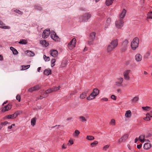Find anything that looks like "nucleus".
I'll list each match as a JSON object with an SVG mask.
<instances>
[{
	"label": "nucleus",
	"instance_id": "1a4fd4ad",
	"mask_svg": "<svg viewBox=\"0 0 152 152\" xmlns=\"http://www.w3.org/2000/svg\"><path fill=\"white\" fill-rule=\"evenodd\" d=\"M130 70L128 69L125 71L123 72V76L124 79L127 80H130V77L129 74L130 72Z\"/></svg>",
	"mask_w": 152,
	"mask_h": 152
},
{
	"label": "nucleus",
	"instance_id": "774afa93",
	"mask_svg": "<svg viewBox=\"0 0 152 152\" xmlns=\"http://www.w3.org/2000/svg\"><path fill=\"white\" fill-rule=\"evenodd\" d=\"M150 116L152 117V111H151L150 112Z\"/></svg>",
	"mask_w": 152,
	"mask_h": 152
},
{
	"label": "nucleus",
	"instance_id": "ddd939ff",
	"mask_svg": "<svg viewBox=\"0 0 152 152\" xmlns=\"http://www.w3.org/2000/svg\"><path fill=\"white\" fill-rule=\"evenodd\" d=\"M129 136V135L127 134H125L120 139L118 140V142L119 144H120L121 142L124 141L126 140Z\"/></svg>",
	"mask_w": 152,
	"mask_h": 152
},
{
	"label": "nucleus",
	"instance_id": "58836bf2",
	"mask_svg": "<svg viewBox=\"0 0 152 152\" xmlns=\"http://www.w3.org/2000/svg\"><path fill=\"white\" fill-rule=\"evenodd\" d=\"M98 143V142L97 141H95L92 143L91 144V146L92 147H93L97 145Z\"/></svg>",
	"mask_w": 152,
	"mask_h": 152
},
{
	"label": "nucleus",
	"instance_id": "79ce46f5",
	"mask_svg": "<svg viewBox=\"0 0 152 152\" xmlns=\"http://www.w3.org/2000/svg\"><path fill=\"white\" fill-rule=\"evenodd\" d=\"M110 124L113 126L115 125V121L114 119H112L110 122Z\"/></svg>",
	"mask_w": 152,
	"mask_h": 152
},
{
	"label": "nucleus",
	"instance_id": "bf43d9fd",
	"mask_svg": "<svg viewBox=\"0 0 152 152\" xmlns=\"http://www.w3.org/2000/svg\"><path fill=\"white\" fill-rule=\"evenodd\" d=\"M36 8L39 10H42V8L39 6H37L36 7Z\"/></svg>",
	"mask_w": 152,
	"mask_h": 152
},
{
	"label": "nucleus",
	"instance_id": "603ef678",
	"mask_svg": "<svg viewBox=\"0 0 152 152\" xmlns=\"http://www.w3.org/2000/svg\"><path fill=\"white\" fill-rule=\"evenodd\" d=\"M14 115V116L15 118H16L17 116L19 115V113L18 111H17L15 112L14 114H13Z\"/></svg>",
	"mask_w": 152,
	"mask_h": 152
},
{
	"label": "nucleus",
	"instance_id": "cd10ccee",
	"mask_svg": "<svg viewBox=\"0 0 152 152\" xmlns=\"http://www.w3.org/2000/svg\"><path fill=\"white\" fill-rule=\"evenodd\" d=\"M139 99V98L138 96L134 97L131 100L132 102L133 103H135Z\"/></svg>",
	"mask_w": 152,
	"mask_h": 152
},
{
	"label": "nucleus",
	"instance_id": "f257e3e1",
	"mask_svg": "<svg viewBox=\"0 0 152 152\" xmlns=\"http://www.w3.org/2000/svg\"><path fill=\"white\" fill-rule=\"evenodd\" d=\"M118 40L115 39L111 41L110 44L108 45L107 50V53H110L118 46Z\"/></svg>",
	"mask_w": 152,
	"mask_h": 152
},
{
	"label": "nucleus",
	"instance_id": "a211bd4d",
	"mask_svg": "<svg viewBox=\"0 0 152 152\" xmlns=\"http://www.w3.org/2000/svg\"><path fill=\"white\" fill-rule=\"evenodd\" d=\"M151 147V144L148 143H145L143 146V148L146 150H148L150 149Z\"/></svg>",
	"mask_w": 152,
	"mask_h": 152
},
{
	"label": "nucleus",
	"instance_id": "2f4dec72",
	"mask_svg": "<svg viewBox=\"0 0 152 152\" xmlns=\"http://www.w3.org/2000/svg\"><path fill=\"white\" fill-rule=\"evenodd\" d=\"M5 118H6L8 119H13L15 118L13 114L8 115L6 116Z\"/></svg>",
	"mask_w": 152,
	"mask_h": 152
},
{
	"label": "nucleus",
	"instance_id": "09e8293b",
	"mask_svg": "<svg viewBox=\"0 0 152 152\" xmlns=\"http://www.w3.org/2000/svg\"><path fill=\"white\" fill-rule=\"evenodd\" d=\"M14 12H15L16 13H17L18 14H20V15H22L23 14V12H22L20 11L19 10H14Z\"/></svg>",
	"mask_w": 152,
	"mask_h": 152
},
{
	"label": "nucleus",
	"instance_id": "f8f14e48",
	"mask_svg": "<svg viewBox=\"0 0 152 152\" xmlns=\"http://www.w3.org/2000/svg\"><path fill=\"white\" fill-rule=\"evenodd\" d=\"M51 37L54 40L58 41V37L56 35L55 32L54 31H52L51 34Z\"/></svg>",
	"mask_w": 152,
	"mask_h": 152
},
{
	"label": "nucleus",
	"instance_id": "6e6552de",
	"mask_svg": "<svg viewBox=\"0 0 152 152\" xmlns=\"http://www.w3.org/2000/svg\"><path fill=\"white\" fill-rule=\"evenodd\" d=\"M124 22L123 20L119 19L116 21L115 23L116 27L118 28H121L124 25Z\"/></svg>",
	"mask_w": 152,
	"mask_h": 152
},
{
	"label": "nucleus",
	"instance_id": "e433bc0d",
	"mask_svg": "<svg viewBox=\"0 0 152 152\" xmlns=\"http://www.w3.org/2000/svg\"><path fill=\"white\" fill-rule=\"evenodd\" d=\"M79 118L81 120V121L84 122H86L87 121L85 117L83 116H80L79 117Z\"/></svg>",
	"mask_w": 152,
	"mask_h": 152
},
{
	"label": "nucleus",
	"instance_id": "39448f33",
	"mask_svg": "<svg viewBox=\"0 0 152 152\" xmlns=\"http://www.w3.org/2000/svg\"><path fill=\"white\" fill-rule=\"evenodd\" d=\"M96 35V33L93 32L90 34L89 39L88 41V44L89 45H92L93 44V42L95 39Z\"/></svg>",
	"mask_w": 152,
	"mask_h": 152
},
{
	"label": "nucleus",
	"instance_id": "6e6d98bb",
	"mask_svg": "<svg viewBox=\"0 0 152 152\" xmlns=\"http://www.w3.org/2000/svg\"><path fill=\"white\" fill-rule=\"evenodd\" d=\"M143 119L146 121H148L150 120V118L149 116H146V117L144 118Z\"/></svg>",
	"mask_w": 152,
	"mask_h": 152
},
{
	"label": "nucleus",
	"instance_id": "8fccbe9b",
	"mask_svg": "<svg viewBox=\"0 0 152 152\" xmlns=\"http://www.w3.org/2000/svg\"><path fill=\"white\" fill-rule=\"evenodd\" d=\"M110 145H105L103 148V150L105 151H106L107 149H108Z\"/></svg>",
	"mask_w": 152,
	"mask_h": 152
},
{
	"label": "nucleus",
	"instance_id": "052dcab7",
	"mask_svg": "<svg viewBox=\"0 0 152 152\" xmlns=\"http://www.w3.org/2000/svg\"><path fill=\"white\" fill-rule=\"evenodd\" d=\"M142 146V144H140L139 145H137V148L138 149H140L141 148Z\"/></svg>",
	"mask_w": 152,
	"mask_h": 152
},
{
	"label": "nucleus",
	"instance_id": "e2e57ef3",
	"mask_svg": "<svg viewBox=\"0 0 152 152\" xmlns=\"http://www.w3.org/2000/svg\"><path fill=\"white\" fill-rule=\"evenodd\" d=\"M101 99V100L105 101H107L108 100V99L107 98H104L102 99Z\"/></svg>",
	"mask_w": 152,
	"mask_h": 152
},
{
	"label": "nucleus",
	"instance_id": "c9c22d12",
	"mask_svg": "<svg viewBox=\"0 0 152 152\" xmlns=\"http://www.w3.org/2000/svg\"><path fill=\"white\" fill-rule=\"evenodd\" d=\"M118 80H119V81H117L116 83L118 84H121L123 82V79L122 77H119L117 79Z\"/></svg>",
	"mask_w": 152,
	"mask_h": 152
},
{
	"label": "nucleus",
	"instance_id": "b1692460",
	"mask_svg": "<svg viewBox=\"0 0 152 152\" xmlns=\"http://www.w3.org/2000/svg\"><path fill=\"white\" fill-rule=\"evenodd\" d=\"M51 71L50 69H46L44 71V74L46 75H48L50 74Z\"/></svg>",
	"mask_w": 152,
	"mask_h": 152
},
{
	"label": "nucleus",
	"instance_id": "4be33fe9",
	"mask_svg": "<svg viewBox=\"0 0 152 152\" xmlns=\"http://www.w3.org/2000/svg\"><path fill=\"white\" fill-rule=\"evenodd\" d=\"M132 116V113L130 110H127L126 111L125 116L127 118H130Z\"/></svg>",
	"mask_w": 152,
	"mask_h": 152
},
{
	"label": "nucleus",
	"instance_id": "f704fd0d",
	"mask_svg": "<svg viewBox=\"0 0 152 152\" xmlns=\"http://www.w3.org/2000/svg\"><path fill=\"white\" fill-rule=\"evenodd\" d=\"M86 139L88 140H92L94 139V137L92 136L88 135L87 136Z\"/></svg>",
	"mask_w": 152,
	"mask_h": 152
},
{
	"label": "nucleus",
	"instance_id": "a878e982",
	"mask_svg": "<svg viewBox=\"0 0 152 152\" xmlns=\"http://www.w3.org/2000/svg\"><path fill=\"white\" fill-rule=\"evenodd\" d=\"M113 0H106L105 4L107 6H109L111 5L113 2Z\"/></svg>",
	"mask_w": 152,
	"mask_h": 152
},
{
	"label": "nucleus",
	"instance_id": "5701e85b",
	"mask_svg": "<svg viewBox=\"0 0 152 152\" xmlns=\"http://www.w3.org/2000/svg\"><path fill=\"white\" fill-rule=\"evenodd\" d=\"M96 96L93 95V94L91 93L89 96H88L87 98V99L89 100H91L94 99L96 97Z\"/></svg>",
	"mask_w": 152,
	"mask_h": 152
},
{
	"label": "nucleus",
	"instance_id": "9b49d317",
	"mask_svg": "<svg viewBox=\"0 0 152 152\" xmlns=\"http://www.w3.org/2000/svg\"><path fill=\"white\" fill-rule=\"evenodd\" d=\"M126 10L125 9H123L119 15V19L123 20L126 15Z\"/></svg>",
	"mask_w": 152,
	"mask_h": 152
},
{
	"label": "nucleus",
	"instance_id": "c85d7f7f",
	"mask_svg": "<svg viewBox=\"0 0 152 152\" xmlns=\"http://www.w3.org/2000/svg\"><path fill=\"white\" fill-rule=\"evenodd\" d=\"M36 118H32L31 120V125L34 126L35 125L36 123Z\"/></svg>",
	"mask_w": 152,
	"mask_h": 152
},
{
	"label": "nucleus",
	"instance_id": "49530a36",
	"mask_svg": "<svg viewBox=\"0 0 152 152\" xmlns=\"http://www.w3.org/2000/svg\"><path fill=\"white\" fill-rule=\"evenodd\" d=\"M55 62H56V60L55 59L53 58L51 60V63L52 66H53L55 65L54 63Z\"/></svg>",
	"mask_w": 152,
	"mask_h": 152
},
{
	"label": "nucleus",
	"instance_id": "7ed1b4c3",
	"mask_svg": "<svg viewBox=\"0 0 152 152\" xmlns=\"http://www.w3.org/2000/svg\"><path fill=\"white\" fill-rule=\"evenodd\" d=\"M128 40L125 39L122 43L121 45V51L122 52H124L126 51L128 47Z\"/></svg>",
	"mask_w": 152,
	"mask_h": 152
},
{
	"label": "nucleus",
	"instance_id": "393cba45",
	"mask_svg": "<svg viewBox=\"0 0 152 152\" xmlns=\"http://www.w3.org/2000/svg\"><path fill=\"white\" fill-rule=\"evenodd\" d=\"M10 49L12 51L14 54L17 55L18 53V52L17 50L12 47H11L10 48Z\"/></svg>",
	"mask_w": 152,
	"mask_h": 152
},
{
	"label": "nucleus",
	"instance_id": "37998d69",
	"mask_svg": "<svg viewBox=\"0 0 152 152\" xmlns=\"http://www.w3.org/2000/svg\"><path fill=\"white\" fill-rule=\"evenodd\" d=\"M147 18L152 19V12H151L150 13L149 12L148 14Z\"/></svg>",
	"mask_w": 152,
	"mask_h": 152
},
{
	"label": "nucleus",
	"instance_id": "473e14b6",
	"mask_svg": "<svg viewBox=\"0 0 152 152\" xmlns=\"http://www.w3.org/2000/svg\"><path fill=\"white\" fill-rule=\"evenodd\" d=\"M145 136L144 135H141L139 137L140 141L142 142H143L144 141Z\"/></svg>",
	"mask_w": 152,
	"mask_h": 152
},
{
	"label": "nucleus",
	"instance_id": "aec40b11",
	"mask_svg": "<svg viewBox=\"0 0 152 152\" xmlns=\"http://www.w3.org/2000/svg\"><path fill=\"white\" fill-rule=\"evenodd\" d=\"M99 90L97 88H95L93 89V92L91 93L96 96L99 94Z\"/></svg>",
	"mask_w": 152,
	"mask_h": 152
},
{
	"label": "nucleus",
	"instance_id": "412c9836",
	"mask_svg": "<svg viewBox=\"0 0 152 152\" xmlns=\"http://www.w3.org/2000/svg\"><path fill=\"white\" fill-rule=\"evenodd\" d=\"M26 55L29 56H33L35 55L34 53L29 50H26Z\"/></svg>",
	"mask_w": 152,
	"mask_h": 152
},
{
	"label": "nucleus",
	"instance_id": "dca6fc26",
	"mask_svg": "<svg viewBox=\"0 0 152 152\" xmlns=\"http://www.w3.org/2000/svg\"><path fill=\"white\" fill-rule=\"evenodd\" d=\"M12 107L11 105L8 104L7 105L5 106L4 108L1 111L3 112H5L8 111L10 110Z\"/></svg>",
	"mask_w": 152,
	"mask_h": 152
},
{
	"label": "nucleus",
	"instance_id": "a19ab883",
	"mask_svg": "<svg viewBox=\"0 0 152 152\" xmlns=\"http://www.w3.org/2000/svg\"><path fill=\"white\" fill-rule=\"evenodd\" d=\"M43 58L45 61H49L50 60V58L49 57H47L45 55H44Z\"/></svg>",
	"mask_w": 152,
	"mask_h": 152
},
{
	"label": "nucleus",
	"instance_id": "c756f323",
	"mask_svg": "<svg viewBox=\"0 0 152 152\" xmlns=\"http://www.w3.org/2000/svg\"><path fill=\"white\" fill-rule=\"evenodd\" d=\"M40 43L43 45H44V46L46 47L48 46L49 45L48 43L45 40H44L41 41Z\"/></svg>",
	"mask_w": 152,
	"mask_h": 152
},
{
	"label": "nucleus",
	"instance_id": "13d9d810",
	"mask_svg": "<svg viewBox=\"0 0 152 152\" xmlns=\"http://www.w3.org/2000/svg\"><path fill=\"white\" fill-rule=\"evenodd\" d=\"M34 91V89L33 87L30 88H29L28 89L29 92H32L33 91Z\"/></svg>",
	"mask_w": 152,
	"mask_h": 152
},
{
	"label": "nucleus",
	"instance_id": "7c9ffc66",
	"mask_svg": "<svg viewBox=\"0 0 152 152\" xmlns=\"http://www.w3.org/2000/svg\"><path fill=\"white\" fill-rule=\"evenodd\" d=\"M18 43L21 44L26 45L27 44V42L26 40L25 39H21Z\"/></svg>",
	"mask_w": 152,
	"mask_h": 152
},
{
	"label": "nucleus",
	"instance_id": "4c0bfd02",
	"mask_svg": "<svg viewBox=\"0 0 152 152\" xmlns=\"http://www.w3.org/2000/svg\"><path fill=\"white\" fill-rule=\"evenodd\" d=\"M142 108L144 110L148 111H149L151 109V108L148 106L143 107H142Z\"/></svg>",
	"mask_w": 152,
	"mask_h": 152
},
{
	"label": "nucleus",
	"instance_id": "bb28decb",
	"mask_svg": "<svg viewBox=\"0 0 152 152\" xmlns=\"http://www.w3.org/2000/svg\"><path fill=\"white\" fill-rule=\"evenodd\" d=\"M80 133V132L78 130H76L74 133L73 134V135L75 137H77Z\"/></svg>",
	"mask_w": 152,
	"mask_h": 152
},
{
	"label": "nucleus",
	"instance_id": "c03bdc74",
	"mask_svg": "<svg viewBox=\"0 0 152 152\" xmlns=\"http://www.w3.org/2000/svg\"><path fill=\"white\" fill-rule=\"evenodd\" d=\"M111 21V19L110 18H107V19L106 21V24H107V25L108 26H109L110 23V22Z\"/></svg>",
	"mask_w": 152,
	"mask_h": 152
},
{
	"label": "nucleus",
	"instance_id": "f3484780",
	"mask_svg": "<svg viewBox=\"0 0 152 152\" xmlns=\"http://www.w3.org/2000/svg\"><path fill=\"white\" fill-rule=\"evenodd\" d=\"M58 52L57 50H53L50 51V54L53 57H56L58 55Z\"/></svg>",
	"mask_w": 152,
	"mask_h": 152
},
{
	"label": "nucleus",
	"instance_id": "ea45409f",
	"mask_svg": "<svg viewBox=\"0 0 152 152\" xmlns=\"http://www.w3.org/2000/svg\"><path fill=\"white\" fill-rule=\"evenodd\" d=\"M40 87L41 86L39 85H36L33 87L34 91L39 90L40 88Z\"/></svg>",
	"mask_w": 152,
	"mask_h": 152
},
{
	"label": "nucleus",
	"instance_id": "a18cd8bd",
	"mask_svg": "<svg viewBox=\"0 0 152 152\" xmlns=\"http://www.w3.org/2000/svg\"><path fill=\"white\" fill-rule=\"evenodd\" d=\"M30 66V65H27L26 66H23L22 69L23 70H24L28 68Z\"/></svg>",
	"mask_w": 152,
	"mask_h": 152
},
{
	"label": "nucleus",
	"instance_id": "72a5a7b5",
	"mask_svg": "<svg viewBox=\"0 0 152 152\" xmlns=\"http://www.w3.org/2000/svg\"><path fill=\"white\" fill-rule=\"evenodd\" d=\"M151 53V52L149 51H148L144 55V58H148L149 56Z\"/></svg>",
	"mask_w": 152,
	"mask_h": 152
},
{
	"label": "nucleus",
	"instance_id": "0eeeda50",
	"mask_svg": "<svg viewBox=\"0 0 152 152\" xmlns=\"http://www.w3.org/2000/svg\"><path fill=\"white\" fill-rule=\"evenodd\" d=\"M76 39L75 38H73L72 40L69 43L68 45V48L70 50H72L75 46L76 44Z\"/></svg>",
	"mask_w": 152,
	"mask_h": 152
},
{
	"label": "nucleus",
	"instance_id": "680f3d73",
	"mask_svg": "<svg viewBox=\"0 0 152 152\" xmlns=\"http://www.w3.org/2000/svg\"><path fill=\"white\" fill-rule=\"evenodd\" d=\"M66 148V145L64 144L62 146V148L63 149H65Z\"/></svg>",
	"mask_w": 152,
	"mask_h": 152
},
{
	"label": "nucleus",
	"instance_id": "423d86ee",
	"mask_svg": "<svg viewBox=\"0 0 152 152\" xmlns=\"http://www.w3.org/2000/svg\"><path fill=\"white\" fill-rule=\"evenodd\" d=\"M91 17V15L88 13H86L83 16H81L80 18V20L82 22L87 21Z\"/></svg>",
	"mask_w": 152,
	"mask_h": 152
},
{
	"label": "nucleus",
	"instance_id": "0e129e2a",
	"mask_svg": "<svg viewBox=\"0 0 152 152\" xmlns=\"http://www.w3.org/2000/svg\"><path fill=\"white\" fill-rule=\"evenodd\" d=\"M72 119V117H69V118H67L66 120L67 121H68L71 120Z\"/></svg>",
	"mask_w": 152,
	"mask_h": 152
},
{
	"label": "nucleus",
	"instance_id": "3c124183",
	"mask_svg": "<svg viewBox=\"0 0 152 152\" xmlns=\"http://www.w3.org/2000/svg\"><path fill=\"white\" fill-rule=\"evenodd\" d=\"M1 124L3 126H5L7 124H10L7 121H5L4 122H1Z\"/></svg>",
	"mask_w": 152,
	"mask_h": 152
},
{
	"label": "nucleus",
	"instance_id": "4468645a",
	"mask_svg": "<svg viewBox=\"0 0 152 152\" xmlns=\"http://www.w3.org/2000/svg\"><path fill=\"white\" fill-rule=\"evenodd\" d=\"M142 56L140 53H137L135 56V59L136 61L140 62L142 60Z\"/></svg>",
	"mask_w": 152,
	"mask_h": 152
},
{
	"label": "nucleus",
	"instance_id": "20e7f679",
	"mask_svg": "<svg viewBox=\"0 0 152 152\" xmlns=\"http://www.w3.org/2000/svg\"><path fill=\"white\" fill-rule=\"evenodd\" d=\"M60 88V87L59 86L58 87H55L51 88H50L45 91V92H42V94H45L46 95H48V94H49L52 93L54 92H55L59 90Z\"/></svg>",
	"mask_w": 152,
	"mask_h": 152
},
{
	"label": "nucleus",
	"instance_id": "4d7b16f0",
	"mask_svg": "<svg viewBox=\"0 0 152 152\" xmlns=\"http://www.w3.org/2000/svg\"><path fill=\"white\" fill-rule=\"evenodd\" d=\"M16 99L20 102V97L19 95H18L16 97Z\"/></svg>",
	"mask_w": 152,
	"mask_h": 152
},
{
	"label": "nucleus",
	"instance_id": "de8ad7c7",
	"mask_svg": "<svg viewBox=\"0 0 152 152\" xmlns=\"http://www.w3.org/2000/svg\"><path fill=\"white\" fill-rule=\"evenodd\" d=\"M77 92L75 90L74 91H71L69 92L70 95L71 96H72L73 95L75 94Z\"/></svg>",
	"mask_w": 152,
	"mask_h": 152
},
{
	"label": "nucleus",
	"instance_id": "6ab92c4d",
	"mask_svg": "<svg viewBox=\"0 0 152 152\" xmlns=\"http://www.w3.org/2000/svg\"><path fill=\"white\" fill-rule=\"evenodd\" d=\"M4 24L3 23V22L0 20V25L1 26H0V28L3 29H9L10 28V27L8 26H4Z\"/></svg>",
	"mask_w": 152,
	"mask_h": 152
},
{
	"label": "nucleus",
	"instance_id": "864d4df0",
	"mask_svg": "<svg viewBox=\"0 0 152 152\" xmlns=\"http://www.w3.org/2000/svg\"><path fill=\"white\" fill-rule=\"evenodd\" d=\"M43 95H44V96H40L38 98V99H42L44 98H45L48 96V95H46L45 94Z\"/></svg>",
	"mask_w": 152,
	"mask_h": 152
},
{
	"label": "nucleus",
	"instance_id": "9d476101",
	"mask_svg": "<svg viewBox=\"0 0 152 152\" xmlns=\"http://www.w3.org/2000/svg\"><path fill=\"white\" fill-rule=\"evenodd\" d=\"M50 31L49 29L45 30L42 34L43 38L44 39L47 38L50 34Z\"/></svg>",
	"mask_w": 152,
	"mask_h": 152
},
{
	"label": "nucleus",
	"instance_id": "69168bd1",
	"mask_svg": "<svg viewBox=\"0 0 152 152\" xmlns=\"http://www.w3.org/2000/svg\"><path fill=\"white\" fill-rule=\"evenodd\" d=\"M69 142L70 143L71 145H72L73 144V142L72 140H69Z\"/></svg>",
	"mask_w": 152,
	"mask_h": 152
},
{
	"label": "nucleus",
	"instance_id": "5fc2aeb1",
	"mask_svg": "<svg viewBox=\"0 0 152 152\" xmlns=\"http://www.w3.org/2000/svg\"><path fill=\"white\" fill-rule=\"evenodd\" d=\"M111 98L114 100H116V96H115V95H112L111 96Z\"/></svg>",
	"mask_w": 152,
	"mask_h": 152
},
{
	"label": "nucleus",
	"instance_id": "f03ea898",
	"mask_svg": "<svg viewBox=\"0 0 152 152\" xmlns=\"http://www.w3.org/2000/svg\"><path fill=\"white\" fill-rule=\"evenodd\" d=\"M139 39L137 37L134 38L132 41L131 46L133 50H135L138 48L139 45Z\"/></svg>",
	"mask_w": 152,
	"mask_h": 152
},
{
	"label": "nucleus",
	"instance_id": "2eb2a0df",
	"mask_svg": "<svg viewBox=\"0 0 152 152\" xmlns=\"http://www.w3.org/2000/svg\"><path fill=\"white\" fill-rule=\"evenodd\" d=\"M89 91L88 90H86L84 92H83L80 96V98L81 99H83L85 98L87 96V94Z\"/></svg>",
	"mask_w": 152,
	"mask_h": 152
},
{
	"label": "nucleus",
	"instance_id": "338daca9",
	"mask_svg": "<svg viewBox=\"0 0 152 152\" xmlns=\"http://www.w3.org/2000/svg\"><path fill=\"white\" fill-rule=\"evenodd\" d=\"M3 59V56H1V55H0V60L2 61Z\"/></svg>",
	"mask_w": 152,
	"mask_h": 152
}]
</instances>
